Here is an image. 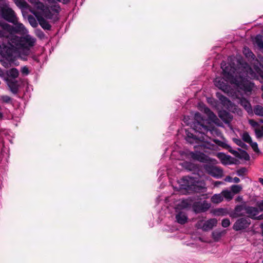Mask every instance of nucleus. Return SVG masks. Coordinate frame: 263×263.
<instances>
[{
    "label": "nucleus",
    "instance_id": "obj_49",
    "mask_svg": "<svg viewBox=\"0 0 263 263\" xmlns=\"http://www.w3.org/2000/svg\"><path fill=\"white\" fill-rule=\"evenodd\" d=\"M218 215H224L226 213L224 212V209L222 208L218 209L217 210Z\"/></svg>",
    "mask_w": 263,
    "mask_h": 263
},
{
    "label": "nucleus",
    "instance_id": "obj_53",
    "mask_svg": "<svg viewBox=\"0 0 263 263\" xmlns=\"http://www.w3.org/2000/svg\"><path fill=\"white\" fill-rule=\"evenodd\" d=\"M58 2H61L64 4H67L69 2V0H57Z\"/></svg>",
    "mask_w": 263,
    "mask_h": 263
},
{
    "label": "nucleus",
    "instance_id": "obj_61",
    "mask_svg": "<svg viewBox=\"0 0 263 263\" xmlns=\"http://www.w3.org/2000/svg\"><path fill=\"white\" fill-rule=\"evenodd\" d=\"M260 228L261 229L262 234L263 235V223L260 224Z\"/></svg>",
    "mask_w": 263,
    "mask_h": 263
},
{
    "label": "nucleus",
    "instance_id": "obj_40",
    "mask_svg": "<svg viewBox=\"0 0 263 263\" xmlns=\"http://www.w3.org/2000/svg\"><path fill=\"white\" fill-rule=\"evenodd\" d=\"M243 53L247 57L252 58L254 56L253 52L248 48H244Z\"/></svg>",
    "mask_w": 263,
    "mask_h": 263
},
{
    "label": "nucleus",
    "instance_id": "obj_39",
    "mask_svg": "<svg viewBox=\"0 0 263 263\" xmlns=\"http://www.w3.org/2000/svg\"><path fill=\"white\" fill-rule=\"evenodd\" d=\"M35 35L41 39L45 37V33L40 29H36L35 30Z\"/></svg>",
    "mask_w": 263,
    "mask_h": 263
},
{
    "label": "nucleus",
    "instance_id": "obj_24",
    "mask_svg": "<svg viewBox=\"0 0 263 263\" xmlns=\"http://www.w3.org/2000/svg\"><path fill=\"white\" fill-rule=\"evenodd\" d=\"M219 99L224 103H228L229 106L234 107V109L237 111L236 110L238 109L237 106L234 103H233L227 97L221 95ZM238 110L241 111L240 109H238Z\"/></svg>",
    "mask_w": 263,
    "mask_h": 263
},
{
    "label": "nucleus",
    "instance_id": "obj_15",
    "mask_svg": "<svg viewBox=\"0 0 263 263\" xmlns=\"http://www.w3.org/2000/svg\"><path fill=\"white\" fill-rule=\"evenodd\" d=\"M5 80L7 85L10 88V91L14 94H16L18 90V83L15 79H12L9 78H5Z\"/></svg>",
    "mask_w": 263,
    "mask_h": 263
},
{
    "label": "nucleus",
    "instance_id": "obj_22",
    "mask_svg": "<svg viewBox=\"0 0 263 263\" xmlns=\"http://www.w3.org/2000/svg\"><path fill=\"white\" fill-rule=\"evenodd\" d=\"M204 111L207 115L209 120L212 122L216 123V121H218V119L217 118L216 115L212 111H211L209 108L207 107H205L204 108Z\"/></svg>",
    "mask_w": 263,
    "mask_h": 263
},
{
    "label": "nucleus",
    "instance_id": "obj_56",
    "mask_svg": "<svg viewBox=\"0 0 263 263\" xmlns=\"http://www.w3.org/2000/svg\"><path fill=\"white\" fill-rule=\"evenodd\" d=\"M215 142L218 145V143L220 144H224V142L219 140H215Z\"/></svg>",
    "mask_w": 263,
    "mask_h": 263
},
{
    "label": "nucleus",
    "instance_id": "obj_6",
    "mask_svg": "<svg viewBox=\"0 0 263 263\" xmlns=\"http://www.w3.org/2000/svg\"><path fill=\"white\" fill-rule=\"evenodd\" d=\"M0 17L12 24L17 22L14 11L8 7L4 0H0Z\"/></svg>",
    "mask_w": 263,
    "mask_h": 263
},
{
    "label": "nucleus",
    "instance_id": "obj_10",
    "mask_svg": "<svg viewBox=\"0 0 263 263\" xmlns=\"http://www.w3.org/2000/svg\"><path fill=\"white\" fill-rule=\"evenodd\" d=\"M251 224V220L246 217H241L238 219L233 226V229L236 231H239L248 228Z\"/></svg>",
    "mask_w": 263,
    "mask_h": 263
},
{
    "label": "nucleus",
    "instance_id": "obj_16",
    "mask_svg": "<svg viewBox=\"0 0 263 263\" xmlns=\"http://www.w3.org/2000/svg\"><path fill=\"white\" fill-rule=\"evenodd\" d=\"M218 116L227 124H230L233 119V116L226 110H219Z\"/></svg>",
    "mask_w": 263,
    "mask_h": 263
},
{
    "label": "nucleus",
    "instance_id": "obj_52",
    "mask_svg": "<svg viewBox=\"0 0 263 263\" xmlns=\"http://www.w3.org/2000/svg\"><path fill=\"white\" fill-rule=\"evenodd\" d=\"M218 145L222 146V147L226 148L227 149H229V148H231V146L229 145L228 144L224 143V144H220L218 143Z\"/></svg>",
    "mask_w": 263,
    "mask_h": 263
},
{
    "label": "nucleus",
    "instance_id": "obj_1",
    "mask_svg": "<svg viewBox=\"0 0 263 263\" xmlns=\"http://www.w3.org/2000/svg\"><path fill=\"white\" fill-rule=\"evenodd\" d=\"M8 39V46H4L2 52L8 57H11L16 51L20 50L27 55L29 53V47L33 46V39L30 35L20 36L11 35Z\"/></svg>",
    "mask_w": 263,
    "mask_h": 263
},
{
    "label": "nucleus",
    "instance_id": "obj_25",
    "mask_svg": "<svg viewBox=\"0 0 263 263\" xmlns=\"http://www.w3.org/2000/svg\"><path fill=\"white\" fill-rule=\"evenodd\" d=\"M18 71L17 69L15 68H13L9 70V71H7V75L9 78L15 79L18 76Z\"/></svg>",
    "mask_w": 263,
    "mask_h": 263
},
{
    "label": "nucleus",
    "instance_id": "obj_26",
    "mask_svg": "<svg viewBox=\"0 0 263 263\" xmlns=\"http://www.w3.org/2000/svg\"><path fill=\"white\" fill-rule=\"evenodd\" d=\"M258 116L263 117V107L259 105L254 106L253 112Z\"/></svg>",
    "mask_w": 263,
    "mask_h": 263
},
{
    "label": "nucleus",
    "instance_id": "obj_30",
    "mask_svg": "<svg viewBox=\"0 0 263 263\" xmlns=\"http://www.w3.org/2000/svg\"><path fill=\"white\" fill-rule=\"evenodd\" d=\"M255 40L257 46L260 49H263V36L260 34H258L256 36Z\"/></svg>",
    "mask_w": 263,
    "mask_h": 263
},
{
    "label": "nucleus",
    "instance_id": "obj_28",
    "mask_svg": "<svg viewBox=\"0 0 263 263\" xmlns=\"http://www.w3.org/2000/svg\"><path fill=\"white\" fill-rule=\"evenodd\" d=\"M211 200L213 203H219L223 200V196L221 194H216L211 197Z\"/></svg>",
    "mask_w": 263,
    "mask_h": 263
},
{
    "label": "nucleus",
    "instance_id": "obj_34",
    "mask_svg": "<svg viewBox=\"0 0 263 263\" xmlns=\"http://www.w3.org/2000/svg\"><path fill=\"white\" fill-rule=\"evenodd\" d=\"M222 194L223 198L224 197L228 200H231L233 197V195L232 194V192L228 190L223 191Z\"/></svg>",
    "mask_w": 263,
    "mask_h": 263
},
{
    "label": "nucleus",
    "instance_id": "obj_27",
    "mask_svg": "<svg viewBox=\"0 0 263 263\" xmlns=\"http://www.w3.org/2000/svg\"><path fill=\"white\" fill-rule=\"evenodd\" d=\"M238 150L240 152L239 157L238 158L239 159H244L246 161H248L250 160V157L248 153L243 149H241L240 148H238Z\"/></svg>",
    "mask_w": 263,
    "mask_h": 263
},
{
    "label": "nucleus",
    "instance_id": "obj_9",
    "mask_svg": "<svg viewBox=\"0 0 263 263\" xmlns=\"http://www.w3.org/2000/svg\"><path fill=\"white\" fill-rule=\"evenodd\" d=\"M211 203L207 201L204 200L203 202H194L192 205L193 211L196 213H200L207 211L211 207Z\"/></svg>",
    "mask_w": 263,
    "mask_h": 263
},
{
    "label": "nucleus",
    "instance_id": "obj_64",
    "mask_svg": "<svg viewBox=\"0 0 263 263\" xmlns=\"http://www.w3.org/2000/svg\"><path fill=\"white\" fill-rule=\"evenodd\" d=\"M29 2L31 3V4H33V0H28Z\"/></svg>",
    "mask_w": 263,
    "mask_h": 263
},
{
    "label": "nucleus",
    "instance_id": "obj_38",
    "mask_svg": "<svg viewBox=\"0 0 263 263\" xmlns=\"http://www.w3.org/2000/svg\"><path fill=\"white\" fill-rule=\"evenodd\" d=\"M249 144L251 145L255 152L257 153H260V151L258 147V144L256 142H253L252 140L251 142H249Z\"/></svg>",
    "mask_w": 263,
    "mask_h": 263
},
{
    "label": "nucleus",
    "instance_id": "obj_31",
    "mask_svg": "<svg viewBox=\"0 0 263 263\" xmlns=\"http://www.w3.org/2000/svg\"><path fill=\"white\" fill-rule=\"evenodd\" d=\"M233 141L237 145L239 146L244 149H247L248 146L243 142L240 139L233 138Z\"/></svg>",
    "mask_w": 263,
    "mask_h": 263
},
{
    "label": "nucleus",
    "instance_id": "obj_63",
    "mask_svg": "<svg viewBox=\"0 0 263 263\" xmlns=\"http://www.w3.org/2000/svg\"><path fill=\"white\" fill-rule=\"evenodd\" d=\"M3 117V114L0 112V118Z\"/></svg>",
    "mask_w": 263,
    "mask_h": 263
},
{
    "label": "nucleus",
    "instance_id": "obj_42",
    "mask_svg": "<svg viewBox=\"0 0 263 263\" xmlns=\"http://www.w3.org/2000/svg\"><path fill=\"white\" fill-rule=\"evenodd\" d=\"M230 224V221L229 218H224L222 220L221 225L223 228H227Z\"/></svg>",
    "mask_w": 263,
    "mask_h": 263
},
{
    "label": "nucleus",
    "instance_id": "obj_48",
    "mask_svg": "<svg viewBox=\"0 0 263 263\" xmlns=\"http://www.w3.org/2000/svg\"><path fill=\"white\" fill-rule=\"evenodd\" d=\"M249 123L253 127H256L259 125L258 123L253 119L249 120Z\"/></svg>",
    "mask_w": 263,
    "mask_h": 263
},
{
    "label": "nucleus",
    "instance_id": "obj_46",
    "mask_svg": "<svg viewBox=\"0 0 263 263\" xmlns=\"http://www.w3.org/2000/svg\"><path fill=\"white\" fill-rule=\"evenodd\" d=\"M228 149L229 152L231 153L232 154H233L235 157L237 158H238V157H239V153L237 151L232 149L231 147L229 148Z\"/></svg>",
    "mask_w": 263,
    "mask_h": 263
},
{
    "label": "nucleus",
    "instance_id": "obj_51",
    "mask_svg": "<svg viewBox=\"0 0 263 263\" xmlns=\"http://www.w3.org/2000/svg\"><path fill=\"white\" fill-rule=\"evenodd\" d=\"M28 21L30 25L33 27V15H29L28 16Z\"/></svg>",
    "mask_w": 263,
    "mask_h": 263
},
{
    "label": "nucleus",
    "instance_id": "obj_35",
    "mask_svg": "<svg viewBox=\"0 0 263 263\" xmlns=\"http://www.w3.org/2000/svg\"><path fill=\"white\" fill-rule=\"evenodd\" d=\"M231 190L233 193L238 194L241 191L242 187L240 185H232Z\"/></svg>",
    "mask_w": 263,
    "mask_h": 263
},
{
    "label": "nucleus",
    "instance_id": "obj_36",
    "mask_svg": "<svg viewBox=\"0 0 263 263\" xmlns=\"http://www.w3.org/2000/svg\"><path fill=\"white\" fill-rule=\"evenodd\" d=\"M242 139L245 142L248 143L251 142L252 141L251 137L249 135V133L247 132H245L243 133L242 135Z\"/></svg>",
    "mask_w": 263,
    "mask_h": 263
},
{
    "label": "nucleus",
    "instance_id": "obj_18",
    "mask_svg": "<svg viewBox=\"0 0 263 263\" xmlns=\"http://www.w3.org/2000/svg\"><path fill=\"white\" fill-rule=\"evenodd\" d=\"M13 1L18 7L22 9V13L23 15H24L25 12L28 10L33 13V10L29 8V5L24 0Z\"/></svg>",
    "mask_w": 263,
    "mask_h": 263
},
{
    "label": "nucleus",
    "instance_id": "obj_19",
    "mask_svg": "<svg viewBox=\"0 0 263 263\" xmlns=\"http://www.w3.org/2000/svg\"><path fill=\"white\" fill-rule=\"evenodd\" d=\"M239 103L249 115H253V109L251 103L246 98L244 97L240 98Z\"/></svg>",
    "mask_w": 263,
    "mask_h": 263
},
{
    "label": "nucleus",
    "instance_id": "obj_32",
    "mask_svg": "<svg viewBox=\"0 0 263 263\" xmlns=\"http://www.w3.org/2000/svg\"><path fill=\"white\" fill-rule=\"evenodd\" d=\"M186 135V140L191 144L193 143L195 141L197 140L196 136L191 133L187 132Z\"/></svg>",
    "mask_w": 263,
    "mask_h": 263
},
{
    "label": "nucleus",
    "instance_id": "obj_23",
    "mask_svg": "<svg viewBox=\"0 0 263 263\" xmlns=\"http://www.w3.org/2000/svg\"><path fill=\"white\" fill-rule=\"evenodd\" d=\"M226 233L225 230L220 231V230H215L212 232V236L213 239L215 241H219L222 235H223Z\"/></svg>",
    "mask_w": 263,
    "mask_h": 263
},
{
    "label": "nucleus",
    "instance_id": "obj_12",
    "mask_svg": "<svg viewBox=\"0 0 263 263\" xmlns=\"http://www.w3.org/2000/svg\"><path fill=\"white\" fill-rule=\"evenodd\" d=\"M217 220L215 218L210 219L205 221L201 226L202 221L198 222L196 227L198 229H202L204 231H208L212 229L213 227L216 226Z\"/></svg>",
    "mask_w": 263,
    "mask_h": 263
},
{
    "label": "nucleus",
    "instance_id": "obj_14",
    "mask_svg": "<svg viewBox=\"0 0 263 263\" xmlns=\"http://www.w3.org/2000/svg\"><path fill=\"white\" fill-rule=\"evenodd\" d=\"M218 157L223 164H237L239 161L230 155H227L223 153L218 154Z\"/></svg>",
    "mask_w": 263,
    "mask_h": 263
},
{
    "label": "nucleus",
    "instance_id": "obj_55",
    "mask_svg": "<svg viewBox=\"0 0 263 263\" xmlns=\"http://www.w3.org/2000/svg\"><path fill=\"white\" fill-rule=\"evenodd\" d=\"M233 181L235 183H239L240 182V179L239 178L235 177L233 178Z\"/></svg>",
    "mask_w": 263,
    "mask_h": 263
},
{
    "label": "nucleus",
    "instance_id": "obj_54",
    "mask_svg": "<svg viewBox=\"0 0 263 263\" xmlns=\"http://www.w3.org/2000/svg\"><path fill=\"white\" fill-rule=\"evenodd\" d=\"M232 180V178L230 176H227L225 179V181H228V182H231Z\"/></svg>",
    "mask_w": 263,
    "mask_h": 263
},
{
    "label": "nucleus",
    "instance_id": "obj_44",
    "mask_svg": "<svg viewBox=\"0 0 263 263\" xmlns=\"http://www.w3.org/2000/svg\"><path fill=\"white\" fill-rule=\"evenodd\" d=\"M1 99L3 102L7 103H9L11 101V98L8 96H3L1 97Z\"/></svg>",
    "mask_w": 263,
    "mask_h": 263
},
{
    "label": "nucleus",
    "instance_id": "obj_60",
    "mask_svg": "<svg viewBox=\"0 0 263 263\" xmlns=\"http://www.w3.org/2000/svg\"><path fill=\"white\" fill-rule=\"evenodd\" d=\"M33 25H34V28L36 27L37 26V23H36V22L35 21L34 18Z\"/></svg>",
    "mask_w": 263,
    "mask_h": 263
},
{
    "label": "nucleus",
    "instance_id": "obj_21",
    "mask_svg": "<svg viewBox=\"0 0 263 263\" xmlns=\"http://www.w3.org/2000/svg\"><path fill=\"white\" fill-rule=\"evenodd\" d=\"M183 167L187 170L194 172L199 171V167L197 165L190 162H185L183 164Z\"/></svg>",
    "mask_w": 263,
    "mask_h": 263
},
{
    "label": "nucleus",
    "instance_id": "obj_4",
    "mask_svg": "<svg viewBox=\"0 0 263 263\" xmlns=\"http://www.w3.org/2000/svg\"><path fill=\"white\" fill-rule=\"evenodd\" d=\"M242 211H245L248 217L254 220L255 217L258 213V209L257 207L248 205L246 202L235 206L234 208V213L231 214L230 216L232 218H237L244 216L243 213H240Z\"/></svg>",
    "mask_w": 263,
    "mask_h": 263
},
{
    "label": "nucleus",
    "instance_id": "obj_37",
    "mask_svg": "<svg viewBox=\"0 0 263 263\" xmlns=\"http://www.w3.org/2000/svg\"><path fill=\"white\" fill-rule=\"evenodd\" d=\"M191 205V204L189 203L187 200L183 199L182 200L180 203L179 204V206L182 209H186L189 208Z\"/></svg>",
    "mask_w": 263,
    "mask_h": 263
},
{
    "label": "nucleus",
    "instance_id": "obj_8",
    "mask_svg": "<svg viewBox=\"0 0 263 263\" xmlns=\"http://www.w3.org/2000/svg\"><path fill=\"white\" fill-rule=\"evenodd\" d=\"M194 120L195 121L192 124H191V126L193 127V128L196 132L202 133V128H204L205 130L207 129L208 126L204 125V121L205 119L203 118V117L202 116L200 112H197L195 113L194 116Z\"/></svg>",
    "mask_w": 263,
    "mask_h": 263
},
{
    "label": "nucleus",
    "instance_id": "obj_20",
    "mask_svg": "<svg viewBox=\"0 0 263 263\" xmlns=\"http://www.w3.org/2000/svg\"><path fill=\"white\" fill-rule=\"evenodd\" d=\"M177 222L181 224H185L187 222V217L185 213L183 212H179L176 215Z\"/></svg>",
    "mask_w": 263,
    "mask_h": 263
},
{
    "label": "nucleus",
    "instance_id": "obj_29",
    "mask_svg": "<svg viewBox=\"0 0 263 263\" xmlns=\"http://www.w3.org/2000/svg\"><path fill=\"white\" fill-rule=\"evenodd\" d=\"M48 6H45L44 4L39 2V0H34V7H35L37 9L42 11V14L44 12V10L47 8Z\"/></svg>",
    "mask_w": 263,
    "mask_h": 263
},
{
    "label": "nucleus",
    "instance_id": "obj_5",
    "mask_svg": "<svg viewBox=\"0 0 263 263\" xmlns=\"http://www.w3.org/2000/svg\"><path fill=\"white\" fill-rule=\"evenodd\" d=\"M182 180L181 188L188 193H201L204 192L206 190L205 187L199 185L198 182H196L193 177L185 176L183 177Z\"/></svg>",
    "mask_w": 263,
    "mask_h": 263
},
{
    "label": "nucleus",
    "instance_id": "obj_7",
    "mask_svg": "<svg viewBox=\"0 0 263 263\" xmlns=\"http://www.w3.org/2000/svg\"><path fill=\"white\" fill-rule=\"evenodd\" d=\"M61 10L60 5L55 3L45 8L42 15L46 19L51 20L52 23H55L59 20Z\"/></svg>",
    "mask_w": 263,
    "mask_h": 263
},
{
    "label": "nucleus",
    "instance_id": "obj_58",
    "mask_svg": "<svg viewBox=\"0 0 263 263\" xmlns=\"http://www.w3.org/2000/svg\"><path fill=\"white\" fill-rule=\"evenodd\" d=\"M33 59H34V62H36L37 63H39V60L35 57V55L34 54V58H33Z\"/></svg>",
    "mask_w": 263,
    "mask_h": 263
},
{
    "label": "nucleus",
    "instance_id": "obj_45",
    "mask_svg": "<svg viewBox=\"0 0 263 263\" xmlns=\"http://www.w3.org/2000/svg\"><path fill=\"white\" fill-rule=\"evenodd\" d=\"M255 134L257 138H260L263 137V132L262 130L259 129H256L255 130Z\"/></svg>",
    "mask_w": 263,
    "mask_h": 263
},
{
    "label": "nucleus",
    "instance_id": "obj_62",
    "mask_svg": "<svg viewBox=\"0 0 263 263\" xmlns=\"http://www.w3.org/2000/svg\"><path fill=\"white\" fill-rule=\"evenodd\" d=\"M260 76L261 77V78L263 79V71H262L260 73Z\"/></svg>",
    "mask_w": 263,
    "mask_h": 263
},
{
    "label": "nucleus",
    "instance_id": "obj_41",
    "mask_svg": "<svg viewBox=\"0 0 263 263\" xmlns=\"http://www.w3.org/2000/svg\"><path fill=\"white\" fill-rule=\"evenodd\" d=\"M247 170L246 167H241L236 172L237 175L239 176H243L247 172Z\"/></svg>",
    "mask_w": 263,
    "mask_h": 263
},
{
    "label": "nucleus",
    "instance_id": "obj_50",
    "mask_svg": "<svg viewBox=\"0 0 263 263\" xmlns=\"http://www.w3.org/2000/svg\"><path fill=\"white\" fill-rule=\"evenodd\" d=\"M263 220V213L260 214L259 216H256L255 217L254 220Z\"/></svg>",
    "mask_w": 263,
    "mask_h": 263
},
{
    "label": "nucleus",
    "instance_id": "obj_59",
    "mask_svg": "<svg viewBox=\"0 0 263 263\" xmlns=\"http://www.w3.org/2000/svg\"><path fill=\"white\" fill-rule=\"evenodd\" d=\"M259 181L263 185V178H260L259 179Z\"/></svg>",
    "mask_w": 263,
    "mask_h": 263
},
{
    "label": "nucleus",
    "instance_id": "obj_2",
    "mask_svg": "<svg viewBox=\"0 0 263 263\" xmlns=\"http://www.w3.org/2000/svg\"><path fill=\"white\" fill-rule=\"evenodd\" d=\"M221 67L223 70V76L227 81L236 85L240 89L246 92H251L252 91L253 83L242 77L237 78L236 76H234L236 69L234 66L229 64L224 67L223 63H221Z\"/></svg>",
    "mask_w": 263,
    "mask_h": 263
},
{
    "label": "nucleus",
    "instance_id": "obj_33",
    "mask_svg": "<svg viewBox=\"0 0 263 263\" xmlns=\"http://www.w3.org/2000/svg\"><path fill=\"white\" fill-rule=\"evenodd\" d=\"M215 85L219 88L222 89L226 86L225 83L220 78H216L214 80Z\"/></svg>",
    "mask_w": 263,
    "mask_h": 263
},
{
    "label": "nucleus",
    "instance_id": "obj_57",
    "mask_svg": "<svg viewBox=\"0 0 263 263\" xmlns=\"http://www.w3.org/2000/svg\"><path fill=\"white\" fill-rule=\"evenodd\" d=\"M184 122L186 123L187 125H189L191 124V123L188 122L187 119L186 118V117H184Z\"/></svg>",
    "mask_w": 263,
    "mask_h": 263
},
{
    "label": "nucleus",
    "instance_id": "obj_3",
    "mask_svg": "<svg viewBox=\"0 0 263 263\" xmlns=\"http://www.w3.org/2000/svg\"><path fill=\"white\" fill-rule=\"evenodd\" d=\"M13 24L14 26L3 21H0V27L4 30V31L0 32V36L10 37V36L13 35V33L19 34L23 37L29 35L27 34V30L23 24L19 23L17 21Z\"/></svg>",
    "mask_w": 263,
    "mask_h": 263
},
{
    "label": "nucleus",
    "instance_id": "obj_11",
    "mask_svg": "<svg viewBox=\"0 0 263 263\" xmlns=\"http://www.w3.org/2000/svg\"><path fill=\"white\" fill-rule=\"evenodd\" d=\"M204 168L206 172L214 177L219 178L223 175V171L220 167L212 165L206 164Z\"/></svg>",
    "mask_w": 263,
    "mask_h": 263
},
{
    "label": "nucleus",
    "instance_id": "obj_17",
    "mask_svg": "<svg viewBox=\"0 0 263 263\" xmlns=\"http://www.w3.org/2000/svg\"><path fill=\"white\" fill-rule=\"evenodd\" d=\"M190 156L195 160L199 161L200 162H206L208 161V157L206 156L204 153L200 152H193L190 153Z\"/></svg>",
    "mask_w": 263,
    "mask_h": 263
},
{
    "label": "nucleus",
    "instance_id": "obj_47",
    "mask_svg": "<svg viewBox=\"0 0 263 263\" xmlns=\"http://www.w3.org/2000/svg\"><path fill=\"white\" fill-rule=\"evenodd\" d=\"M21 71L23 75L26 76L29 73L28 68L26 66L22 68Z\"/></svg>",
    "mask_w": 263,
    "mask_h": 263
},
{
    "label": "nucleus",
    "instance_id": "obj_13",
    "mask_svg": "<svg viewBox=\"0 0 263 263\" xmlns=\"http://www.w3.org/2000/svg\"><path fill=\"white\" fill-rule=\"evenodd\" d=\"M34 16H35L39 24L44 30L49 31L51 30V25L40 13L34 11Z\"/></svg>",
    "mask_w": 263,
    "mask_h": 263
},
{
    "label": "nucleus",
    "instance_id": "obj_43",
    "mask_svg": "<svg viewBox=\"0 0 263 263\" xmlns=\"http://www.w3.org/2000/svg\"><path fill=\"white\" fill-rule=\"evenodd\" d=\"M256 205L258 209L259 213L260 212H263V200L257 202Z\"/></svg>",
    "mask_w": 263,
    "mask_h": 263
}]
</instances>
